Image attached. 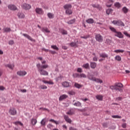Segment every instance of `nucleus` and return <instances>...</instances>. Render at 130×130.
I'll use <instances>...</instances> for the list:
<instances>
[{"label":"nucleus","instance_id":"obj_9","mask_svg":"<svg viewBox=\"0 0 130 130\" xmlns=\"http://www.w3.org/2000/svg\"><path fill=\"white\" fill-rule=\"evenodd\" d=\"M61 85L64 88H69L72 86V84L69 82L64 81L62 82Z\"/></svg>","mask_w":130,"mask_h":130},{"label":"nucleus","instance_id":"obj_48","mask_svg":"<svg viewBox=\"0 0 130 130\" xmlns=\"http://www.w3.org/2000/svg\"><path fill=\"white\" fill-rule=\"evenodd\" d=\"M49 121H50L51 122H53L54 123H55V124H58V122L54 120V119H51L50 120H49Z\"/></svg>","mask_w":130,"mask_h":130},{"label":"nucleus","instance_id":"obj_25","mask_svg":"<svg viewBox=\"0 0 130 130\" xmlns=\"http://www.w3.org/2000/svg\"><path fill=\"white\" fill-rule=\"evenodd\" d=\"M96 66H97V64L96 63V62H90V67L91 68V69H95V68H96Z\"/></svg>","mask_w":130,"mask_h":130},{"label":"nucleus","instance_id":"obj_44","mask_svg":"<svg viewBox=\"0 0 130 130\" xmlns=\"http://www.w3.org/2000/svg\"><path fill=\"white\" fill-rule=\"evenodd\" d=\"M76 22V19H73L72 20H70L68 22V24H74Z\"/></svg>","mask_w":130,"mask_h":130},{"label":"nucleus","instance_id":"obj_46","mask_svg":"<svg viewBox=\"0 0 130 130\" xmlns=\"http://www.w3.org/2000/svg\"><path fill=\"white\" fill-rule=\"evenodd\" d=\"M89 37H90L89 35H86V36L80 37L81 38H82L83 39H88V38H89Z\"/></svg>","mask_w":130,"mask_h":130},{"label":"nucleus","instance_id":"obj_59","mask_svg":"<svg viewBox=\"0 0 130 130\" xmlns=\"http://www.w3.org/2000/svg\"><path fill=\"white\" fill-rule=\"evenodd\" d=\"M48 84H49V85H53L54 83H53L52 81L50 80L49 81H48Z\"/></svg>","mask_w":130,"mask_h":130},{"label":"nucleus","instance_id":"obj_39","mask_svg":"<svg viewBox=\"0 0 130 130\" xmlns=\"http://www.w3.org/2000/svg\"><path fill=\"white\" fill-rule=\"evenodd\" d=\"M113 11V10H112L111 9H108V10H107L106 13H107V15H109L110 14H111V13H112Z\"/></svg>","mask_w":130,"mask_h":130},{"label":"nucleus","instance_id":"obj_1","mask_svg":"<svg viewBox=\"0 0 130 130\" xmlns=\"http://www.w3.org/2000/svg\"><path fill=\"white\" fill-rule=\"evenodd\" d=\"M37 68L38 69V72L40 73L41 76H48V72L44 70L45 69L48 68V64L42 65L40 63L37 64Z\"/></svg>","mask_w":130,"mask_h":130},{"label":"nucleus","instance_id":"obj_38","mask_svg":"<svg viewBox=\"0 0 130 130\" xmlns=\"http://www.w3.org/2000/svg\"><path fill=\"white\" fill-rule=\"evenodd\" d=\"M110 29L112 31V32H114V33H116L117 31L116 30V29H115L114 27L112 26H110Z\"/></svg>","mask_w":130,"mask_h":130},{"label":"nucleus","instance_id":"obj_21","mask_svg":"<svg viewBox=\"0 0 130 130\" xmlns=\"http://www.w3.org/2000/svg\"><path fill=\"white\" fill-rule=\"evenodd\" d=\"M47 121V120H46V118H44L41 121V124L43 125V126H45V125H46Z\"/></svg>","mask_w":130,"mask_h":130},{"label":"nucleus","instance_id":"obj_62","mask_svg":"<svg viewBox=\"0 0 130 130\" xmlns=\"http://www.w3.org/2000/svg\"><path fill=\"white\" fill-rule=\"evenodd\" d=\"M5 88L3 86H0V90L4 91L5 90Z\"/></svg>","mask_w":130,"mask_h":130},{"label":"nucleus","instance_id":"obj_29","mask_svg":"<svg viewBox=\"0 0 130 130\" xmlns=\"http://www.w3.org/2000/svg\"><path fill=\"white\" fill-rule=\"evenodd\" d=\"M47 16L49 19H53L54 18V15L51 13H48Z\"/></svg>","mask_w":130,"mask_h":130},{"label":"nucleus","instance_id":"obj_7","mask_svg":"<svg viewBox=\"0 0 130 130\" xmlns=\"http://www.w3.org/2000/svg\"><path fill=\"white\" fill-rule=\"evenodd\" d=\"M95 39L98 42H102L103 41V37L100 34L95 35Z\"/></svg>","mask_w":130,"mask_h":130},{"label":"nucleus","instance_id":"obj_19","mask_svg":"<svg viewBox=\"0 0 130 130\" xmlns=\"http://www.w3.org/2000/svg\"><path fill=\"white\" fill-rule=\"evenodd\" d=\"M64 10H70L72 9V5L71 4H66L63 6Z\"/></svg>","mask_w":130,"mask_h":130},{"label":"nucleus","instance_id":"obj_45","mask_svg":"<svg viewBox=\"0 0 130 130\" xmlns=\"http://www.w3.org/2000/svg\"><path fill=\"white\" fill-rule=\"evenodd\" d=\"M73 78H80V75L78 73H75L73 75Z\"/></svg>","mask_w":130,"mask_h":130},{"label":"nucleus","instance_id":"obj_14","mask_svg":"<svg viewBox=\"0 0 130 130\" xmlns=\"http://www.w3.org/2000/svg\"><path fill=\"white\" fill-rule=\"evenodd\" d=\"M113 0H107V2L106 3V6L108 8H110L113 5Z\"/></svg>","mask_w":130,"mask_h":130},{"label":"nucleus","instance_id":"obj_49","mask_svg":"<svg viewBox=\"0 0 130 130\" xmlns=\"http://www.w3.org/2000/svg\"><path fill=\"white\" fill-rule=\"evenodd\" d=\"M79 78H87V76L85 75L84 74H81L79 75Z\"/></svg>","mask_w":130,"mask_h":130},{"label":"nucleus","instance_id":"obj_27","mask_svg":"<svg viewBox=\"0 0 130 130\" xmlns=\"http://www.w3.org/2000/svg\"><path fill=\"white\" fill-rule=\"evenodd\" d=\"M86 22L88 24H93V23H94V20L92 18H89L86 20Z\"/></svg>","mask_w":130,"mask_h":130},{"label":"nucleus","instance_id":"obj_37","mask_svg":"<svg viewBox=\"0 0 130 130\" xmlns=\"http://www.w3.org/2000/svg\"><path fill=\"white\" fill-rule=\"evenodd\" d=\"M51 48H52V49H54V50H56L57 51H58V47H57V46H56V45H52L51 46Z\"/></svg>","mask_w":130,"mask_h":130},{"label":"nucleus","instance_id":"obj_23","mask_svg":"<svg viewBox=\"0 0 130 130\" xmlns=\"http://www.w3.org/2000/svg\"><path fill=\"white\" fill-rule=\"evenodd\" d=\"M74 87H75V88H77V89H80V88L83 87V85H81L78 83H75L74 84Z\"/></svg>","mask_w":130,"mask_h":130},{"label":"nucleus","instance_id":"obj_35","mask_svg":"<svg viewBox=\"0 0 130 130\" xmlns=\"http://www.w3.org/2000/svg\"><path fill=\"white\" fill-rule=\"evenodd\" d=\"M36 123H37V120L36 119H31V124H32V125H35V124H36Z\"/></svg>","mask_w":130,"mask_h":130},{"label":"nucleus","instance_id":"obj_10","mask_svg":"<svg viewBox=\"0 0 130 130\" xmlns=\"http://www.w3.org/2000/svg\"><path fill=\"white\" fill-rule=\"evenodd\" d=\"M17 75H18V76H20V77H23L27 75V72L25 71H19L17 72Z\"/></svg>","mask_w":130,"mask_h":130},{"label":"nucleus","instance_id":"obj_53","mask_svg":"<svg viewBox=\"0 0 130 130\" xmlns=\"http://www.w3.org/2000/svg\"><path fill=\"white\" fill-rule=\"evenodd\" d=\"M92 7H93V8H98L100 7V6L99 5L92 4Z\"/></svg>","mask_w":130,"mask_h":130},{"label":"nucleus","instance_id":"obj_41","mask_svg":"<svg viewBox=\"0 0 130 130\" xmlns=\"http://www.w3.org/2000/svg\"><path fill=\"white\" fill-rule=\"evenodd\" d=\"M14 124H15V125H18L19 124V125H21V126H23V123H22V122H20V121H16L14 122Z\"/></svg>","mask_w":130,"mask_h":130},{"label":"nucleus","instance_id":"obj_40","mask_svg":"<svg viewBox=\"0 0 130 130\" xmlns=\"http://www.w3.org/2000/svg\"><path fill=\"white\" fill-rule=\"evenodd\" d=\"M68 94H69V95H74L76 94V92L74 90H71L69 91Z\"/></svg>","mask_w":130,"mask_h":130},{"label":"nucleus","instance_id":"obj_36","mask_svg":"<svg viewBox=\"0 0 130 130\" xmlns=\"http://www.w3.org/2000/svg\"><path fill=\"white\" fill-rule=\"evenodd\" d=\"M115 59L118 61H120V60H121V57L119 55H117L115 56Z\"/></svg>","mask_w":130,"mask_h":130},{"label":"nucleus","instance_id":"obj_15","mask_svg":"<svg viewBox=\"0 0 130 130\" xmlns=\"http://www.w3.org/2000/svg\"><path fill=\"white\" fill-rule=\"evenodd\" d=\"M17 16L19 19H24V18H25V14L22 12H18Z\"/></svg>","mask_w":130,"mask_h":130},{"label":"nucleus","instance_id":"obj_8","mask_svg":"<svg viewBox=\"0 0 130 130\" xmlns=\"http://www.w3.org/2000/svg\"><path fill=\"white\" fill-rule=\"evenodd\" d=\"M36 13L38 14V15H43L44 14V11H43V9L40 8H37L35 9Z\"/></svg>","mask_w":130,"mask_h":130},{"label":"nucleus","instance_id":"obj_3","mask_svg":"<svg viewBox=\"0 0 130 130\" xmlns=\"http://www.w3.org/2000/svg\"><path fill=\"white\" fill-rule=\"evenodd\" d=\"M87 78L89 80H90L91 81H94V82H96V83H100V84H102V83H103L102 80L93 77V75H91L90 73L88 74Z\"/></svg>","mask_w":130,"mask_h":130},{"label":"nucleus","instance_id":"obj_2","mask_svg":"<svg viewBox=\"0 0 130 130\" xmlns=\"http://www.w3.org/2000/svg\"><path fill=\"white\" fill-rule=\"evenodd\" d=\"M123 85L121 83H115L114 85L110 86L111 90H115L116 91H119V92H122V89L119 88H122Z\"/></svg>","mask_w":130,"mask_h":130},{"label":"nucleus","instance_id":"obj_32","mask_svg":"<svg viewBox=\"0 0 130 130\" xmlns=\"http://www.w3.org/2000/svg\"><path fill=\"white\" fill-rule=\"evenodd\" d=\"M70 45L71 47H78V44H77V43L72 42L70 43Z\"/></svg>","mask_w":130,"mask_h":130},{"label":"nucleus","instance_id":"obj_24","mask_svg":"<svg viewBox=\"0 0 130 130\" xmlns=\"http://www.w3.org/2000/svg\"><path fill=\"white\" fill-rule=\"evenodd\" d=\"M95 98L98 99V100H100V101H102L103 100V96L102 95H97L95 96Z\"/></svg>","mask_w":130,"mask_h":130},{"label":"nucleus","instance_id":"obj_16","mask_svg":"<svg viewBox=\"0 0 130 130\" xmlns=\"http://www.w3.org/2000/svg\"><path fill=\"white\" fill-rule=\"evenodd\" d=\"M41 31L44 33H50V30L47 27H42Z\"/></svg>","mask_w":130,"mask_h":130},{"label":"nucleus","instance_id":"obj_12","mask_svg":"<svg viewBox=\"0 0 130 130\" xmlns=\"http://www.w3.org/2000/svg\"><path fill=\"white\" fill-rule=\"evenodd\" d=\"M114 36H116V37H118L120 39L123 38V35H122V33H121L120 31H117L115 33Z\"/></svg>","mask_w":130,"mask_h":130},{"label":"nucleus","instance_id":"obj_6","mask_svg":"<svg viewBox=\"0 0 130 130\" xmlns=\"http://www.w3.org/2000/svg\"><path fill=\"white\" fill-rule=\"evenodd\" d=\"M9 113L10 115H16L17 114V110L15 108H11L9 111Z\"/></svg>","mask_w":130,"mask_h":130},{"label":"nucleus","instance_id":"obj_64","mask_svg":"<svg viewBox=\"0 0 130 130\" xmlns=\"http://www.w3.org/2000/svg\"><path fill=\"white\" fill-rule=\"evenodd\" d=\"M50 52L52 54H55V53H56V52H55V51H52L50 50Z\"/></svg>","mask_w":130,"mask_h":130},{"label":"nucleus","instance_id":"obj_52","mask_svg":"<svg viewBox=\"0 0 130 130\" xmlns=\"http://www.w3.org/2000/svg\"><path fill=\"white\" fill-rule=\"evenodd\" d=\"M103 127H108V123L105 122L103 123Z\"/></svg>","mask_w":130,"mask_h":130},{"label":"nucleus","instance_id":"obj_51","mask_svg":"<svg viewBox=\"0 0 130 130\" xmlns=\"http://www.w3.org/2000/svg\"><path fill=\"white\" fill-rule=\"evenodd\" d=\"M112 117H113V118H121V116L118 115H113Z\"/></svg>","mask_w":130,"mask_h":130},{"label":"nucleus","instance_id":"obj_63","mask_svg":"<svg viewBox=\"0 0 130 130\" xmlns=\"http://www.w3.org/2000/svg\"><path fill=\"white\" fill-rule=\"evenodd\" d=\"M69 130H78V129L73 127H69Z\"/></svg>","mask_w":130,"mask_h":130},{"label":"nucleus","instance_id":"obj_55","mask_svg":"<svg viewBox=\"0 0 130 130\" xmlns=\"http://www.w3.org/2000/svg\"><path fill=\"white\" fill-rule=\"evenodd\" d=\"M121 126L123 128H126V123H122Z\"/></svg>","mask_w":130,"mask_h":130},{"label":"nucleus","instance_id":"obj_4","mask_svg":"<svg viewBox=\"0 0 130 130\" xmlns=\"http://www.w3.org/2000/svg\"><path fill=\"white\" fill-rule=\"evenodd\" d=\"M112 24L114 25H117V26H121V27H124L125 25L123 22L120 20H113L112 21Z\"/></svg>","mask_w":130,"mask_h":130},{"label":"nucleus","instance_id":"obj_26","mask_svg":"<svg viewBox=\"0 0 130 130\" xmlns=\"http://www.w3.org/2000/svg\"><path fill=\"white\" fill-rule=\"evenodd\" d=\"M100 57H102L103 58H106L108 57V55H107V54L106 53H102L100 54Z\"/></svg>","mask_w":130,"mask_h":130},{"label":"nucleus","instance_id":"obj_57","mask_svg":"<svg viewBox=\"0 0 130 130\" xmlns=\"http://www.w3.org/2000/svg\"><path fill=\"white\" fill-rule=\"evenodd\" d=\"M77 72L78 73H82L83 72V70L81 69V68H78Z\"/></svg>","mask_w":130,"mask_h":130},{"label":"nucleus","instance_id":"obj_56","mask_svg":"<svg viewBox=\"0 0 130 130\" xmlns=\"http://www.w3.org/2000/svg\"><path fill=\"white\" fill-rule=\"evenodd\" d=\"M47 126L48 128H51V127H53V125L51 124H48Z\"/></svg>","mask_w":130,"mask_h":130},{"label":"nucleus","instance_id":"obj_58","mask_svg":"<svg viewBox=\"0 0 130 130\" xmlns=\"http://www.w3.org/2000/svg\"><path fill=\"white\" fill-rule=\"evenodd\" d=\"M78 110H79V111H80L81 112H85V111H86V110H87L86 109V108H85L83 109H79Z\"/></svg>","mask_w":130,"mask_h":130},{"label":"nucleus","instance_id":"obj_30","mask_svg":"<svg viewBox=\"0 0 130 130\" xmlns=\"http://www.w3.org/2000/svg\"><path fill=\"white\" fill-rule=\"evenodd\" d=\"M74 106H77V107H81L82 106V104L80 102H77L74 104H73Z\"/></svg>","mask_w":130,"mask_h":130},{"label":"nucleus","instance_id":"obj_42","mask_svg":"<svg viewBox=\"0 0 130 130\" xmlns=\"http://www.w3.org/2000/svg\"><path fill=\"white\" fill-rule=\"evenodd\" d=\"M114 52H116V53H119V52H121V53L124 52V50H115L114 51Z\"/></svg>","mask_w":130,"mask_h":130},{"label":"nucleus","instance_id":"obj_18","mask_svg":"<svg viewBox=\"0 0 130 130\" xmlns=\"http://www.w3.org/2000/svg\"><path fill=\"white\" fill-rule=\"evenodd\" d=\"M64 118L67 122H68L69 123H72V120L70 119L69 116L64 115Z\"/></svg>","mask_w":130,"mask_h":130},{"label":"nucleus","instance_id":"obj_22","mask_svg":"<svg viewBox=\"0 0 130 130\" xmlns=\"http://www.w3.org/2000/svg\"><path fill=\"white\" fill-rule=\"evenodd\" d=\"M59 31L62 35H68V31L62 28H61L59 29Z\"/></svg>","mask_w":130,"mask_h":130},{"label":"nucleus","instance_id":"obj_61","mask_svg":"<svg viewBox=\"0 0 130 130\" xmlns=\"http://www.w3.org/2000/svg\"><path fill=\"white\" fill-rule=\"evenodd\" d=\"M67 114H69V115H73V112L72 111H69L67 113Z\"/></svg>","mask_w":130,"mask_h":130},{"label":"nucleus","instance_id":"obj_34","mask_svg":"<svg viewBox=\"0 0 130 130\" xmlns=\"http://www.w3.org/2000/svg\"><path fill=\"white\" fill-rule=\"evenodd\" d=\"M114 6L115 7H116V8H117L118 9H119V8L121 7V5L118 2L115 3Z\"/></svg>","mask_w":130,"mask_h":130},{"label":"nucleus","instance_id":"obj_5","mask_svg":"<svg viewBox=\"0 0 130 130\" xmlns=\"http://www.w3.org/2000/svg\"><path fill=\"white\" fill-rule=\"evenodd\" d=\"M21 7L23 10H25L26 11L30 10V9L32 8L31 5L26 3H24L23 4H22L21 5Z\"/></svg>","mask_w":130,"mask_h":130},{"label":"nucleus","instance_id":"obj_31","mask_svg":"<svg viewBox=\"0 0 130 130\" xmlns=\"http://www.w3.org/2000/svg\"><path fill=\"white\" fill-rule=\"evenodd\" d=\"M66 13L67 15H72V14H73V11L71 9H67L66 10Z\"/></svg>","mask_w":130,"mask_h":130},{"label":"nucleus","instance_id":"obj_13","mask_svg":"<svg viewBox=\"0 0 130 130\" xmlns=\"http://www.w3.org/2000/svg\"><path fill=\"white\" fill-rule=\"evenodd\" d=\"M8 8L11 11H16L17 10V7L14 5H9L8 6Z\"/></svg>","mask_w":130,"mask_h":130},{"label":"nucleus","instance_id":"obj_50","mask_svg":"<svg viewBox=\"0 0 130 130\" xmlns=\"http://www.w3.org/2000/svg\"><path fill=\"white\" fill-rule=\"evenodd\" d=\"M106 43H107V44H110V43H111V40L109 39H107L106 41Z\"/></svg>","mask_w":130,"mask_h":130},{"label":"nucleus","instance_id":"obj_54","mask_svg":"<svg viewBox=\"0 0 130 130\" xmlns=\"http://www.w3.org/2000/svg\"><path fill=\"white\" fill-rule=\"evenodd\" d=\"M8 43H9V45H13L14 43H14V41L10 40V41H9Z\"/></svg>","mask_w":130,"mask_h":130},{"label":"nucleus","instance_id":"obj_11","mask_svg":"<svg viewBox=\"0 0 130 130\" xmlns=\"http://www.w3.org/2000/svg\"><path fill=\"white\" fill-rule=\"evenodd\" d=\"M23 36H24L26 38H27V39H28V40H30V41H32V42H36V40L33 39L32 38V37H31V36H29V35H28L27 34H23Z\"/></svg>","mask_w":130,"mask_h":130},{"label":"nucleus","instance_id":"obj_60","mask_svg":"<svg viewBox=\"0 0 130 130\" xmlns=\"http://www.w3.org/2000/svg\"><path fill=\"white\" fill-rule=\"evenodd\" d=\"M60 79H61V76H59V77L56 78V81L57 82H58V81H59V80H60Z\"/></svg>","mask_w":130,"mask_h":130},{"label":"nucleus","instance_id":"obj_47","mask_svg":"<svg viewBox=\"0 0 130 130\" xmlns=\"http://www.w3.org/2000/svg\"><path fill=\"white\" fill-rule=\"evenodd\" d=\"M82 67L83 68H84V69H88L89 68V63H87L84 64Z\"/></svg>","mask_w":130,"mask_h":130},{"label":"nucleus","instance_id":"obj_28","mask_svg":"<svg viewBox=\"0 0 130 130\" xmlns=\"http://www.w3.org/2000/svg\"><path fill=\"white\" fill-rule=\"evenodd\" d=\"M6 67L10 69V70H13L15 66L14 64H8L6 65Z\"/></svg>","mask_w":130,"mask_h":130},{"label":"nucleus","instance_id":"obj_20","mask_svg":"<svg viewBox=\"0 0 130 130\" xmlns=\"http://www.w3.org/2000/svg\"><path fill=\"white\" fill-rule=\"evenodd\" d=\"M11 31H12V29H11V28H10V27H4L3 28L4 33H7L8 32H11Z\"/></svg>","mask_w":130,"mask_h":130},{"label":"nucleus","instance_id":"obj_43","mask_svg":"<svg viewBox=\"0 0 130 130\" xmlns=\"http://www.w3.org/2000/svg\"><path fill=\"white\" fill-rule=\"evenodd\" d=\"M40 89H43V90H45L47 89V86L44 85H42L40 86Z\"/></svg>","mask_w":130,"mask_h":130},{"label":"nucleus","instance_id":"obj_33","mask_svg":"<svg viewBox=\"0 0 130 130\" xmlns=\"http://www.w3.org/2000/svg\"><path fill=\"white\" fill-rule=\"evenodd\" d=\"M122 11H123L124 14H126L128 12V9H127V8H126V7H124L122 8Z\"/></svg>","mask_w":130,"mask_h":130},{"label":"nucleus","instance_id":"obj_17","mask_svg":"<svg viewBox=\"0 0 130 130\" xmlns=\"http://www.w3.org/2000/svg\"><path fill=\"white\" fill-rule=\"evenodd\" d=\"M67 98H68V95L62 94L59 97V101H62L63 100L67 99Z\"/></svg>","mask_w":130,"mask_h":130}]
</instances>
